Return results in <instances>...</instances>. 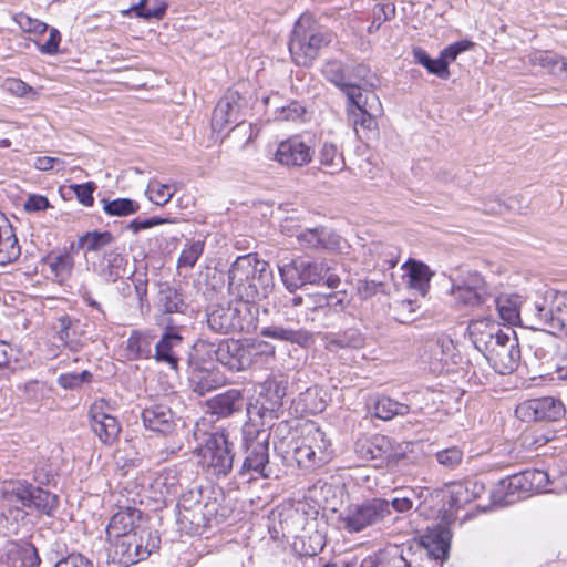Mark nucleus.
I'll list each match as a JSON object with an SVG mask.
<instances>
[{"mask_svg":"<svg viewBox=\"0 0 567 567\" xmlns=\"http://www.w3.org/2000/svg\"><path fill=\"white\" fill-rule=\"evenodd\" d=\"M156 532H133L126 537L109 542V558L120 567H128L151 556L159 547Z\"/></svg>","mask_w":567,"mask_h":567,"instance_id":"0eeeda50","label":"nucleus"},{"mask_svg":"<svg viewBox=\"0 0 567 567\" xmlns=\"http://www.w3.org/2000/svg\"><path fill=\"white\" fill-rule=\"evenodd\" d=\"M205 241L202 239L187 241L177 259V268H193L203 255Z\"/></svg>","mask_w":567,"mask_h":567,"instance_id":"864d4df0","label":"nucleus"},{"mask_svg":"<svg viewBox=\"0 0 567 567\" xmlns=\"http://www.w3.org/2000/svg\"><path fill=\"white\" fill-rule=\"evenodd\" d=\"M564 403L553 396L526 400L519 403L515 414L524 422H555L565 415Z\"/></svg>","mask_w":567,"mask_h":567,"instance_id":"4468645a","label":"nucleus"},{"mask_svg":"<svg viewBox=\"0 0 567 567\" xmlns=\"http://www.w3.org/2000/svg\"><path fill=\"white\" fill-rule=\"evenodd\" d=\"M506 331L502 330L499 326H493L491 331L486 333H480L477 328H472V341L475 348L481 351L484 357L489 351V347H493L492 343L502 342V338L504 339V334Z\"/></svg>","mask_w":567,"mask_h":567,"instance_id":"09e8293b","label":"nucleus"},{"mask_svg":"<svg viewBox=\"0 0 567 567\" xmlns=\"http://www.w3.org/2000/svg\"><path fill=\"white\" fill-rule=\"evenodd\" d=\"M105 400L95 401L89 410L90 426L104 444H112L120 435L121 426L117 419L109 413Z\"/></svg>","mask_w":567,"mask_h":567,"instance_id":"6ab92c4d","label":"nucleus"},{"mask_svg":"<svg viewBox=\"0 0 567 567\" xmlns=\"http://www.w3.org/2000/svg\"><path fill=\"white\" fill-rule=\"evenodd\" d=\"M59 505V499L55 494L42 489L41 487H32L30 501L27 503V508L37 509L43 514L51 516Z\"/></svg>","mask_w":567,"mask_h":567,"instance_id":"a19ab883","label":"nucleus"},{"mask_svg":"<svg viewBox=\"0 0 567 567\" xmlns=\"http://www.w3.org/2000/svg\"><path fill=\"white\" fill-rule=\"evenodd\" d=\"M154 491L165 496H175L181 487V474L174 467L163 470L153 481Z\"/></svg>","mask_w":567,"mask_h":567,"instance_id":"58836bf2","label":"nucleus"},{"mask_svg":"<svg viewBox=\"0 0 567 567\" xmlns=\"http://www.w3.org/2000/svg\"><path fill=\"white\" fill-rule=\"evenodd\" d=\"M332 34L323 29L311 14L305 13L295 23L289 41L292 60L299 65H309L320 49L328 45Z\"/></svg>","mask_w":567,"mask_h":567,"instance_id":"20e7f679","label":"nucleus"},{"mask_svg":"<svg viewBox=\"0 0 567 567\" xmlns=\"http://www.w3.org/2000/svg\"><path fill=\"white\" fill-rule=\"evenodd\" d=\"M414 61L422 66H424L429 73L435 74L441 79L450 78V70L446 68V64L440 59H432L423 49L414 48L413 51Z\"/></svg>","mask_w":567,"mask_h":567,"instance_id":"de8ad7c7","label":"nucleus"},{"mask_svg":"<svg viewBox=\"0 0 567 567\" xmlns=\"http://www.w3.org/2000/svg\"><path fill=\"white\" fill-rule=\"evenodd\" d=\"M238 99L237 92H229L219 100L212 116V126L215 131L220 132L227 124L237 121Z\"/></svg>","mask_w":567,"mask_h":567,"instance_id":"c85d7f7f","label":"nucleus"},{"mask_svg":"<svg viewBox=\"0 0 567 567\" xmlns=\"http://www.w3.org/2000/svg\"><path fill=\"white\" fill-rule=\"evenodd\" d=\"M485 358L501 374H509L515 371L520 360V349L516 333L509 327L506 329L502 342L492 343Z\"/></svg>","mask_w":567,"mask_h":567,"instance_id":"2eb2a0df","label":"nucleus"},{"mask_svg":"<svg viewBox=\"0 0 567 567\" xmlns=\"http://www.w3.org/2000/svg\"><path fill=\"white\" fill-rule=\"evenodd\" d=\"M322 74L342 92L352 83L350 76L346 74L343 64L339 61H328L322 68Z\"/></svg>","mask_w":567,"mask_h":567,"instance_id":"3c124183","label":"nucleus"},{"mask_svg":"<svg viewBox=\"0 0 567 567\" xmlns=\"http://www.w3.org/2000/svg\"><path fill=\"white\" fill-rule=\"evenodd\" d=\"M33 485L27 481L16 480L4 482L0 489V496L8 502L19 503L27 508Z\"/></svg>","mask_w":567,"mask_h":567,"instance_id":"e433bc0d","label":"nucleus"},{"mask_svg":"<svg viewBox=\"0 0 567 567\" xmlns=\"http://www.w3.org/2000/svg\"><path fill=\"white\" fill-rule=\"evenodd\" d=\"M13 20L24 32L42 34L49 30V25L47 23L38 19H33L23 12L14 14Z\"/></svg>","mask_w":567,"mask_h":567,"instance_id":"0e129e2a","label":"nucleus"},{"mask_svg":"<svg viewBox=\"0 0 567 567\" xmlns=\"http://www.w3.org/2000/svg\"><path fill=\"white\" fill-rule=\"evenodd\" d=\"M454 351V343L449 338L430 339L424 343V357L431 369L441 370L447 363Z\"/></svg>","mask_w":567,"mask_h":567,"instance_id":"7c9ffc66","label":"nucleus"},{"mask_svg":"<svg viewBox=\"0 0 567 567\" xmlns=\"http://www.w3.org/2000/svg\"><path fill=\"white\" fill-rule=\"evenodd\" d=\"M373 412L378 419L388 421L398 415H406L410 406L389 396H382L375 401Z\"/></svg>","mask_w":567,"mask_h":567,"instance_id":"37998d69","label":"nucleus"},{"mask_svg":"<svg viewBox=\"0 0 567 567\" xmlns=\"http://www.w3.org/2000/svg\"><path fill=\"white\" fill-rule=\"evenodd\" d=\"M324 347L331 352L341 349L358 350L364 347L365 339L358 329H347L340 333H326L323 337Z\"/></svg>","mask_w":567,"mask_h":567,"instance_id":"2f4dec72","label":"nucleus"},{"mask_svg":"<svg viewBox=\"0 0 567 567\" xmlns=\"http://www.w3.org/2000/svg\"><path fill=\"white\" fill-rule=\"evenodd\" d=\"M244 342L250 367L254 363H257L262 358H269L275 355V346L267 341L252 339L244 340Z\"/></svg>","mask_w":567,"mask_h":567,"instance_id":"6e6d98bb","label":"nucleus"},{"mask_svg":"<svg viewBox=\"0 0 567 567\" xmlns=\"http://www.w3.org/2000/svg\"><path fill=\"white\" fill-rule=\"evenodd\" d=\"M343 93L347 96V109L350 107L351 111L381 110L378 95L358 83L352 82Z\"/></svg>","mask_w":567,"mask_h":567,"instance_id":"c756f323","label":"nucleus"},{"mask_svg":"<svg viewBox=\"0 0 567 567\" xmlns=\"http://www.w3.org/2000/svg\"><path fill=\"white\" fill-rule=\"evenodd\" d=\"M450 281V293L458 306L478 308L494 297L492 287L478 271H461L456 276H451Z\"/></svg>","mask_w":567,"mask_h":567,"instance_id":"6e6552de","label":"nucleus"},{"mask_svg":"<svg viewBox=\"0 0 567 567\" xmlns=\"http://www.w3.org/2000/svg\"><path fill=\"white\" fill-rule=\"evenodd\" d=\"M395 318L402 323L414 320L415 317V302L411 299L396 301L394 305Z\"/></svg>","mask_w":567,"mask_h":567,"instance_id":"338daca9","label":"nucleus"},{"mask_svg":"<svg viewBox=\"0 0 567 567\" xmlns=\"http://www.w3.org/2000/svg\"><path fill=\"white\" fill-rule=\"evenodd\" d=\"M548 474L540 470H526L524 472L511 475L501 481L502 489L508 503L525 495L545 489L548 485Z\"/></svg>","mask_w":567,"mask_h":567,"instance_id":"f3484780","label":"nucleus"},{"mask_svg":"<svg viewBox=\"0 0 567 567\" xmlns=\"http://www.w3.org/2000/svg\"><path fill=\"white\" fill-rule=\"evenodd\" d=\"M395 16V6L391 2L375 4L373 8V21L369 27V32L378 30L381 24Z\"/></svg>","mask_w":567,"mask_h":567,"instance_id":"680f3d73","label":"nucleus"},{"mask_svg":"<svg viewBox=\"0 0 567 567\" xmlns=\"http://www.w3.org/2000/svg\"><path fill=\"white\" fill-rule=\"evenodd\" d=\"M539 319L551 330V333L567 334V292H557L550 309L539 308Z\"/></svg>","mask_w":567,"mask_h":567,"instance_id":"a878e982","label":"nucleus"},{"mask_svg":"<svg viewBox=\"0 0 567 567\" xmlns=\"http://www.w3.org/2000/svg\"><path fill=\"white\" fill-rule=\"evenodd\" d=\"M287 383L284 381H267L265 383V392L260 393L256 403L247 405V415L249 424L256 423V416L261 420L264 424L267 419H277V412L282 406V400L286 395Z\"/></svg>","mask_w":567,"mask_h":567,"instance_id":"ddd939ff","label":"nucleus"},{"mask_svg":"<svg viewBox=\"0 0 567 567\" xmlns=\"http://www.w3.org/2000/svg\"><path fill=\"white\" fill-rule=\"evenodd\" d=\"M152 336L148 332L133 331L126 341V351L130 359L150 358L152 354Z\"/></svg>","mask_w":567,"mask_h":567,"instance_id":"79ce46f5","label":"nucleus"},{"mask_svg":"<svg viewBox=\"0 0 567 567\" xmlns=\"http://www.w3.org/2000/svg\"><path fill=\"white\" fill-rule=\"evenodd\" d=\"M484 485L474 481L454 482L449 485V506L458 509L478 498L484 492Z\"/></svg>","mask_w":567,"mask_h":567,"instance_id":"cd10ccee","label":"nucleus"},{"mask_svg":"<svg viewBox=\"0 0 567 567\" xmlns=\"http://www.w3.org/2000/svg\"><path fill=\"white\" fill-rule=\"evenodd\" d=\"M157 305L163 313H185L187 303L182 292L168 282L158 285Z\"/></svg>","mask_w":567,"mask_h":567,"instance_id":"473e14b6","label":"nucleus"},{"mask_svg":"<svg viewBox=\"0 0 567 567\" xmlns=\"http://www.w3.org/2000/svg\"><path fill=\"white\" fill-rule=\"evenodd\" d=\"M381 110H368V111H351L348 107V120L353 125L357 133L359 128L367 131L368 133L377 128L375 113Z\"/></svg>","mask_w":567,"mask_h":567,"instance_id":"5fc2aeb1","label":"nucleus"},{"mask_svg":"<svg viewBox=\"0 0 567 567\" xmlns=\"http://www.w3.org/2000/svg\"><path fill=\"white\" fill-rule=\"evenodd\" d=\"M195 350L199 353L207 354L209 358L212 354H215L216 360L230 371L238 372L250 368L245 342L240 340H223L217 347H215L214 343L198 340L195 343Z\"/></svg>","mask_w":567,"mask_h":567,"instance_id":"9b49d317","label":"nucleus"},{"mask_svg":"<svg viewBox=\"0 0 567 567\" xmlns=\"http://www.w3.org/2000/svg\"><path fill=\"white\" fill-rule=\"evenodd\" d=\"M54 567H94L93 563L80 553H73L60 559Z\"/></svg>","mask_w":567,"mask_h":567,"instance_id":"774afa93","label":"nucleus"},{"mask_svg":"<svg viewBox=\"0 0 567 567\" xmlns=\"http://www.w3.org/2000/svg\"><path fill=\"white\" fill-rule=\"evenodd\" d=\"M278 270L284 286L290 292L306 285H320L321 282L336 289L341 282L340 277L332 271L324 260H309L302 257L287 261L280 260Z\"/></svg>","mask_w":567,"mask_h":567,"instance_id":"7ed1b4c3","label":"nucleus"},{"mask_svg":"<svg viewBox=\"0 0 567 567\" xmlns=\"http://www.w3.org/2000/svg\"><path fill=\"white\" fill-rule=\"evenodd\" d=\"M208 328L217 333H250L257 329V308L238 300L233 303H218L207 311Z\"/></svg>","mask_w":567,"mask_h":567,"instance_id":"423d86ee","label":"nucleus"},{"mask_svg":"<svg viewBox=\"0 0 567 567\" xmlns=\"http://www.w3.org/2000/svg\"><path fill=\"white\" fill-rule=\"evenodd\" d=\"M318 159L323 171L329 174L341 172L346 167V162L338 146L330 142H324L318 152Z\"/></svg>","mask_w":567,"mask_h":567,"instance_id":"c9c22d12","label":"nucleus"},{"mask_svg":"<svg viewBox=\"0 0 567 567\" xmlns=\"http://www.w3.org/2000/svg\"><path fill=\"white\" fill-rule=\"evenodd\" d=\"M22 391V399L29 405H35L41 403L49 396L51 388L45 381L31 379L18 386Z\"/></svg>","mask_w":567,"mask_h":567,"instance_id":"a18cd8bd","label":"nucleus"},{"mask_svg":"<svg viewBox=\"0 0 567 567\" xmlns=\"http://www.w3.org/2000/svg\"><path fill=\"white\" fill-rule=\"evenodd\" d=\"M21 256L16 229L9 218L0 210V265L14 262Z\"/></svg>","mask_w":567,"mask_h":567,"instance_id":"b1692460","label":"nucleus"},{"mask_svg":"<svg viewBox=\"0 0 567 567\" xmlns=\"http://www.w3.org/2000/svg\"><path fill=\"white\" fill-rule=\"evenodd\" d=\"M234 444L225 431L212 434L198 450V458L203 468L214 476H226L234 464Z\"/></svg>","mask_w":567,"mask_h":567,"instance_id":"1a4fd4ad","label":"nucleus"},{"mask_svg":"<svg viewBox=\"0 0 567 567\" xmlns=\"http://www.w3.org/2000/svg\"><path fill=\"white\" fill-rule=\"evenodd\" d=\"M114 240L110 231H87L79 238V245L86 251H100Z\"/></svg>","mask_w":567,"mask_h":567,"instance_id":"603ef678","label":"nucleus"},{"mask_svg":"<svg viewBox=\"0 0 567 567\" xmlns=\"http://www.w3.org/2000/svg\"><path fill=\"white\" fill-rule=\"evenodd\" d=\"M209 491L193 488L181 495L177 503L178 516L182 524L189 523L198 528L206 526L218 514L219 504L216 498L212 501Z\"/></svg>","mask_w":567,"mask_h":567,"instance_id":"9d476101","label":"nucleus"},{"mask_svg":"<svg viewBox=\"0 0 567 567\" xmlns=\"http://www.w3.org/2000/svg\"><path fill=\"white\" fill-rule=\"evenodd\" d=\"M183 337L169 327L155 346L154 359L177 371Z\"/></svg>","mask_w":567,"mask_h":567,"instance_id":"393cba45","label":"nucleus"},{"mask_svg":"<svg viewBox=\"0 0 567 567\" xmlns=\"http://www.w3.org/2000/svg\"><path fill=\"white\" fill-rule=\"evenodd\" d=\"M422 545L426 548L427 554L435 560H445L450 550V534L447 530H440L435 534L424 536Z\"/></svg>","mask_w":567,"mask_h":567,"instance_id":"ea45409f","label":"nucleus"},{"mask_svg":"<svg viewBox=\"0 0 567 567\" xmlns=\"http://www.w3.org/2000/svg\"><path fill=\"white\" fill-rule=\"evenodd\" d=\"M101 203L103 210L109 216H128L140 209L138 203L130 198H116L112 200L103 198Z\"/></svg>","mask_w":567,"mask_h":567,"instance_id":"8fccbe9b","label":"nucleus"},{"mask_svg":"<svg viewBox=\"0 0 567 567\" xmlns=\"http://www.w3.org/2000/svg\"><path fill=\"white\" fill-rule=\"evenodd\" d=\"M319 392V389L313 386L299 394V402L303 405L305 411L315 414L324 409V402L321 399L317 401Z\"/></svg>","mask_w":567,"mask_h":567,"instance_id":"052dcab7","label":"nucleus"},{"mask_svg":"<svg viewBox=\"0 0 567 567\" xmlns=\"http://www.w3.org/2000/svg\"><path fill=\"white\" fill-rule=\"evenodd\" d=\"M355 452L364 461H374L375 466H382L393 457L391 440L381 434L359 440L355 443Z\"/></svg>","mask_w":567,"mask_h":567,"instance_id":"412c9836","label":"nucleus"},{"mask_svg":"<svg viewBox=\"0 0 567 567\" xmlns=\"http://www.w3.org/2000/svg\"><path fill=\"white\" fill-rule=\"evenodd\" d=\"M127 258L118 249H113L104 252L100 262L101 274L109 281L115 282L127 274Z\"/></svg>","mask_w":567,"mask_h":567,"instance_id":"f704fd0d","label":"nucleus"},{"mask_svg":"<svg viewBox=\"0 0 567 567\" xmlns=\"http://www.w3.org/2000/svg\"><path fill=\"white\" fill-rule=\"evenodd\" d=\"M142 513L137 508L125 507L115 513L106 526V542H113L133 532H151L141 526Z\"/></svg>","mask_w":567,"mask_h":567,"instance_id":"aec40b11","label":"nucleus"},{"mask_svg":"<svg viewBox=\"0 0 567 567\" xmlns=\"http://www.w3.org/2000/svg\"><path fill=\"white\" fill-rule=\"evenodd\" d=\"M228 292L241 301L255 306L266 299L275 288L274 271L270 265L257 255L239 256L228 270Z\"/></svg>","mask_w":567,"mask_h":567,"instance_id":"f257e3e1","label":"nucleus"},{"mask_svg":"<svg viewBox=\"0 0 567 567\" xmlns=\"http://www.w3.org/2000/svg\"><path fill=\"white\" fill-rule=\"evenodd\" d=\"M244 396L240 390L230 389L217 394L207 401V410L218 417H228L241 411Z\"/></svg>","mask_w":567,"mask_h":567,"instance_id":"bb28decb","label":"nucleus"},{"mask_svg":"<svg viewBox=\"0 0 567 567\" xmlns=\"http://www.w3.org/2000/svg\"><path fill=\"white\" fill-rule=\"evenodd\" d=\"M414 491L395 489L391 498L373 497L361 503L348 505L339 515L341 527L350 533H360L368 527L379 525L389 518L392 509L406 513L412 509Z\"/></svg>","mask_w":567,"mask_h":567,"instance_id":"f03ea898","label":"nucleus"},{"mask_svg":"<svg viewBox=\"0 0 567 567\" xmlns=\"http://www.w3.org/2000/svg\"><path fill=\"white\" fill-rule=\"evenodd\" d=\"M269 432L246 423L243 429L245 458L238 472L248 482L258 477L269 478L274 471L269 464Z\"/></svg>","mask_w":567,"mask_h":567,"instance_id":"39448f33","label":"nucleus"},{"mask_svg":"<svg viewBox=\"0 0 567 567\" xmlns=\"http://www.w3.org/2000/svg\"><path fill=\"white\" fill-rule=\"evenodd\" d=\"M298 244L306 249H340L341 237L326 227L308 228L297 235Z\"/></svg>","mask_w":567,"mask_h":567,"instance_id":"4be33fe9","label":"nucleus"},{"mask_svg":"<svg viewBox=\"0 0 567 567\" xmlns=\"http://www.w3.org/2000/svg\"><path fill=\"white\" fill-rule=\"evenodd\" d=\"M14 555L21 567H38L41 561L37 548L29 543L19 547Z\"/></svg>","mask_w":567,"mask_h":567,"instance_id":"e2e57ef3","label":"nucleus"},{"mask_svg":"<svg viewBox=\"0 0 567 567\" xmlns=\"http://www.w3.org/2000/svg\"><path fill=\"white\" fill-rule=\"evenodd\" d=\"M128 11L145 20L162 19L166 11V4L156 0L154 4L150 6V0H141L137 4L132 6Z\"/></svg>","mask_w":567,"mask_h":567,"instance_id":"4d7b16f0","label":"nucleus"},{"mask_svg":"<svg viewBox=\"0 0 567 567\" xmlns=\"http://www.w3.org/2000/svg\"><path fill=\"white\" fill-rule=\"evenodd\" d=\"M207 354L199 353L193 347L188 358V386L198 395H205L225 383L224 375L214 368L205 365Z\"/></svg>","mask_w":567,"mask_h":567,"instance_id":"f8f14e48","label":"nucleus"},{"mask_svg":"<svg viewBox=\"0 0 567 567\" xmlns=\"http://www.w3.org/2000/svg\"><path fill=\"white\" fill-rule=\"evenodd\" d=\"M435 458L439 464L447 468H455L461 464L463 460V452L456 447L452 446L442 451H439L435 454Z\"/></svg>","mask_w":567,"mask_h":567,"instance_id":"69168bd1","label":"nucleus"},{"mask_svg":"<svg viewBox=\"0 0 567 567\" xmlns=\"http://www.w3.org/2000/svg\"><path fill=\"white\" fill-rule=\"evenodd\" d=\"M404 266L408 268L410 287L417 290L422 296H425L430 288L432 275L430 268L425 264L416 260H409Z\"/></svg>","mask_w":567,"mask_h":567,"instance_id":"4c0bfd02","label":"nucleus"},{"mask_svg":"<svg viewBox=\"0 0 567 567\" xmlns=\"http://www.w3.org/2000/svg\"><path fill=\"white\" fill-rule=\"evenodd\" d=\"M144 426L156 433L168 434L175 427V416L166 404H153L142 411Z\"/></svg>","mask_w":567,"mask_h":567,"instance_id":"5701e85b","label":"nucleus"},{"mask_svg":"<svg viewBox=\"0 0 567 567\" xmlns=\"http://www.w3.org/2000/svg\"><path fill=\"white\" fill-rule=\"evenodd\" d=\"M315 150L311 138L293 135L278 144L275 159L288 168L302 167L313 158Z\"/></svg>","mask_w":567,"mask_h":567,"instance_id":"a211bd4d","label":"nucleus"},{"mask_svg":"<svg viewBox=\"0 0 567 567\" xmlns=\"http://www.w3.org/2000/svg\"><path fill=\"white\" fill-rule=\"evenodd\" d=\"M493 302L495 303L496 310L499 315V318L508 323L514 324L519 319V310H518V297L516 296H498L492 297Z\"/></svg>","mask_w":567,"mask_h":567,"instance_id":"49530a36","label":"nucleus"},{"mask_svg":"<svg viewBox=\"0 0 567 567\" xmlns=\"http://www.w3.org/2000/svg\"><path fill=\"white\" fill-rule=\"evenodd\" d=\"M146 195L155 205L164 206L172 199L174 190H172L166 184H162L157 181H151L146 188Z\"/></svg>","mask_w":567,"mask_h":567,"instance_id":"13d9d810","label":"nucleus"},{"mask_svg":"<svg viewBox=\"0 0 567 567\" xmlns=\"http://www.w3.org/2000/svg\"><path fill=\"white\" fill-rule=\"evenodd\" d=\"M93 380V374L84 370L80 373H63L60 374L56 382L64 390L80 389L84 383H90Z\"/></svg>","mask_w":567,"mask_h":567,"instance_id":"bf43d9fd","label":"nucleus"},{"mask_svg":"<svg viewBox=\"0 0 567 567\" xmlns=\"http://www.w3.org/2000/svg\"><path fill=\"white\" fill-rule=\"evenodd\" d=\"M295 454L298 463L321 466L332 456L330 440L319 427H312L303 436L301 444L296 447Z\"/></svg>","mask_w":567,"mask_h":567,"instance_id":"dca6fc26","label":"nucleus"},{"mask_svg":"<svg viewBox=\"0 0 567 567\" xmlns=\"http://www.w3.org/2000/svg\"><path fill=\"white\" fill-rule=\"evenodd\" d=\"M60 329L58 331L59 339L63 344L73 352H78L83 348V342L75 336V329L79 324L78 320H73L69 316L59 319Z\"/></svg>","mask_w":567,"mask_h":567,"instance_id":"c03bdc74","label":"nucleus"},{"mask_svg":"<svg viewBox=\"0 0 567 567\" xmlns=\"http://www.w3.org/2000/svg\"><path fill=\"white\" fill-rule=\"evenodd\" d=\"M261 336L280 341L296 343L303 348H307L313 343L312 334L305 329L295 330L281 326H271L264 328L261 330Z\"/></svg>","mask_w":567,"mask_h":567,"instance_id":"72a5a7b5","label":"nucleus"}]
</instances>
